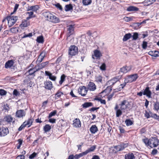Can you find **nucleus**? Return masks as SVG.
<instances>
[{
	"mask_svg": "<svg viewBox=\"0 0 159 159\" xmlns=\"http://www.w3.org/2000/svg\"><path fill=\"white\" fill-rule=\"evenodd\" d=\"M78 91L79 94L83 96L86 95L87 92L86 87L83 86L80 87Z\"/></svg>",
	"mask_w": 159,
	"mask_h": 159,
	"instance_id": "obj_6",
	"label": "nucleus"
},
{
	"mask_svg": "<svg viewBox=\"0 0 159 159\" xmlns=\"http://www.w3.org/2000/svg\"><path fill=\"white\" fill-rule=\"evenodd\" d=\"M87 88L90 91H94L96 89V86L94 83L90 82L88 84Z\"/></svg>",
	"mask_w": 159,
	"mask_h": 159,
	"instance_id": "obj_11",
	"label": "nucleus"
},
{
	"mask_svg": "<svg viewBox=\"0 0 159 159\" xmlns=\"http://www.w3.org/2000/svg\"><path fill=\"white\" fill-rule=\"evenodd\" d=\"M55 6L57 8L59 9L60 10H62V7L61 5L59 3H58L55 4Z\"/></svg>",
	"mask_w": 159,
	"mask_h": 159,
	"instance_id": "obj_62",
	"label": "nucleus"
},
{
	"mask_svg": "<svg viewBox=\"0 0 159 159\" xmlns=\"http://www.w3.org/2000/svg\"><path fill=\"white\" fill-rule=\"evenodd\" d=\"M37 154L36 153L34 152L30 156L29 158L31 159H33L36 156Z\"/></svg>",
	"mask_w": 159,
	"mask_h": 159,
	"instance_id": "obj_61",
	"label": "nucleus"
},
{
	"mask_svg": "<svg viewBox=\"0 0 159 159\" xmlns=\"http://www.w3.org/2000/svg\"><path fill=\"white\" fill-rule=\"evenodd\" d=\"M92 2V0H83L82 3L83 5L87 6L90 4Z\"/></svg>",
	"mask_w": 159,
	"mask_h": 159,
	"instance_id": "obj_35",
	"label": "nucleus"
},
{
	"mask_svg": "<svg viewBox=\"0 0 159 159\" xmlns=\"http://www.w3.org/2000/svg\"><path fill=\"white\" fill-rule=\"evenodd\" d=\"M118 105H116L114 108L116 110V116L117 117H118L121 115L122 113V111H124L121 110L120 108L118 109Z\"/></svg>",
	"mask_w": 159,
	"mask_h": 159,
	"instance_id": "obj_16",
	"label": "nucleus"
},
{
	"mask_svg": "<svg viewBox=\"0 0 159 159\" xmlns=\"http://www.w3.org/2000/svg\"><path fill=\"white\" fill-rule=\"evenodd\" d=\"M96 145H93V146L91 147L90 148L88 149L87 150H86L84 152L86 155L90 152H93L96 149Z\"/></svg>",
	"mask_w": 159,
	"mask_h": 159,
	"instance_id": "obj_25",
	"label": "nucleus"
},
{
	"mask_svg": "<svg viewBox=\"0 0 159 159\" xmlns=\"http://www.w3.org/2000/svg\"><path fill=\"white\" fill-rule=\"evenodd\" d=\"M44 86L46 89H51L53 87L52 83L51 81H46L44 82Z\"/></svg>",
	"mask_w": 159,
	"mask_h": 159,
	"instance_id": "obj_19",
	"label": "nucleus"
},
{
	"mask_svg": "<svg viewBox=\"0 0 159 159\" xmlns=\"http://www.w3.org/2000/svg\"><path fill=\"white\" fill-rule=\"evenodd\" d=\"M151 116L156 119H159V116L157 115L156 114H155L151 115Z\"/></svg>",
	"mask_w": 159,
	"mask_h": 159,
	"instance_id": "obj_63",
	"label": "nucleus"
},
{
	"mask_svg": "<svg viewBox=\"0 0 159 159\" xmlns=\"http://www.w3.org/2000/svg\"><path fill=\"white\" fill-rule=\"evenodd\" d=\"M36 41L38 43H43V36H41L38 37L37 38Z\"/></svg>",
	"mask_w": 159,
	"mask_h": 159,
	"instance_id": "obj_37",
	"label": "nucleus"
},
{
	"mask_svg": "<svg viewBox=\"0 0 159 159\" xmlns=\"http://www.w3.org/2000/svg\"><path fill=\"white\" fill-rule=\"evenodd\" d=\"M25 115V112L23 110H19L16 113V116L18 118H21L24 116Z\"/></svg>",
	"mask_w": 159,
	"mask_h": 159,
	"instance_id": "obj_15",
	"label": "nucleus"
},
{
	"mask_svg": "<svg viewBox=\"0 0 159 159\" xmlns=\"http://www.w3.org/2000/svg\"><path fill=\"white\" fill-rule=\"evenodd\" d=\"M26 126L25 123H23L18 129L19 131H21Z\"/></svg>",
	"mask_w": 159,
	"mask_h": 159,
	"instance_id": "obj_56",
	"label": "nucleus"
},
{
	"mask_svg": "<svg viewBox=\"0 0 159 159\" xmlns=\"http://www.w3.org/2000/svg\"><path fill=\"white\" fill-rule=\"evenodd\" d=\"M32 122V120L31 119H29L25 121L24 123H25V124H26V126L28 125V127H29L31 125Z\"/></svg>",
	"mask_w": 159,
	"mask_h": 159,
	"instance_id": "obj_32",
	"label": "nucleus"
},
{
	"mask_svg": "<svg viewBox=\"0 0 159 159\" xmlns=\"http://www.w3.org/2000/svg\"><path fill=\"white\" fill-rule=\"evenodd\" d=\"M154 109L158 111L159 110V102H156L154 105Z\"/></svg>",
	"mask_w": 159,
	"mask_h": 159,
	"instance_id": "obj_45",
	"label": "nucleus"
},
{
	"mask_svg": "<svg viewBox=\"0 0 159 159\" xmlns=\"http://www.w3.org/2000/svg\"><path fill=\"white\" fill-rule=\"evenodd\" d=\"M14 63V62L13 60H9L6 63L5 67L6 68H11L13 66Z\"/></svg>",
	"mask_w": 159,
	"mask_h": 159,
	"instance_id": "obj_17",
	"label": "nucleus"
},
{
	"mask_svg": "<svg viewBox=\"0 0 159 159\" xmlns=\"http://www.w3.org/2000/svg\"><path fill=\"white\" fill-rule=\"evenodd\" d=\"M134 18V17H125L123 18V20L124 21L126 22H129L131 21Z\"/></svg>",
	"mask_w": 159,
	"mask_h": 159,
	"instance_id": "obj_39",
	"label": "nucleus"
},
{
	"mask_svg": "<svg viewBox=\"0 0 159 159\" xmlns=\"http://www.w3.org/2000/svg\"><path fill=\"white\" fill-rule=\"evenodd\" d=\"M86 155L85 152H84L78 154H76L74 156V158L75 159H78Z\"/></svg>",
	"mask_w": 159,
	"mask_h": 159,
	"instance_id": "obj_30",
	"label": "nucleus"
},
{
	"mask_svg": "<svg viewBox=\"0 0 159 159\" xmlns=\"http://www.w3.org/2000/svg\"><path fill=\"white\" fill-rule=\"evenodd\" d=\"M134 155L132 153H129L125 155V159H134Z\"/></svg>",
	"mask_w": 159,
	"mask_h": 159,
	"instance_id": "obj_28",
	"label": "nucleus"
},
{
	"mask_svg": "<svg viewBox=\"0 0 159 159\" xmlns=\"http://www.w3.org/2000/svg\"><path fill=\"white\" fill-rule=\"evenodd\" d=\"M49 62L48 61H47L45 62H43L41 64H39L38 65V69H41L46 66L48 65V64Z\"/></svg>",
	"mask_w": 159,
	"mask_h": 159,
	"instance_id": "obj_23",
	"label": "nucleus"
},
{
	"mask_svg": "<svg viewBox=\"0 0 159 159\" xmlns=\"http://www.w3.org/2000/svg\"><path fill=\"white\" fill-rule=\"evenodd\" d=\"M139 34L137 32L133 33V35L132 36L133 40H136L138 38Z\"/></svg>",
	"mask_w": 159,
	"mask_h": 159,
	"instance_id": "obj_44",
	"label": "nucleus"
},
{
	"mask_svg": "<svg viewBox=\"0 0 159 159\" xmlns=\"http://www.w3.org/2000/svg\"><path fill=\"white\" fill-rule=\"evenodd\" d=\"M7 93V92L3 89H0V95H5Z\"/></svg>",
	"mask_w": 159,
	"mask_h": 159,
	"instance_id": "obj_55",
	"label": "nucleus"
},
{
	"mask_svg": "<svg viewBox=\"0 0 159 159\" xmlns=\"http://www.w3.org/2000/svg\"><path fill=\"white\" fill-rule=\"evenodd\" d=\"M57 111L56 110H54V111L51 112L50 113L49 115L48 118H50L52 116H55L57 113Z\"/></svg>",
	"mask_w": 159,
	"mask_h": 159,
	"instance_id": "obj_46",
	"label": "nucleus"
},
{
	"mask_svg": "<svg viewBox=\"0 0 159 159\" xmlns=\"http://www.w3.org/2000/svg\"><path fill=\"white\" fill-rule=\"evenodd\" d=\"M156 0H145L143 2V3L144 4V5L148 6L153 3Z\"/></svg>",
	"mask_w": 159,
	"mask_h": 159,
	"instance_id": "obj_22",
	"label": "nucleus"
},
{
	"mask_svg": "<svg viewBox=\"0 0 159 159\" xmlns=\"http://www.w3.org/2000/svg\"><path fill=\"white\" fill-rule=\"evenodd\" d=\"M35 69L34 68L30 69L29 71L28 72L30 75H32L36 72Z\"/></svg>",
	"mask_w": 159,
	"mask_h": 159,
	"instance_id": "obj_48",
	"label": "nucleus"
},
{
	"mask_svg": "<svg viewBox=\"0 0 159 159\" xmlns=\"http://www.w3.org/2000/svg\"><path fill=\"white\" fill-rule=\"evenodd\" d=\"M126 10L129 11H138L139 10V9L136 7L131 6L128 7Z\"/></svg>",
	"mask_w": 159,
	"mask_h": 159,
	"instance_id": "obj_24",
	"label": "nucleus"
},
{
	"mask_svg": "<svg viewBox=\"0 0 159 159\" xmlns=\"http://www.w3.org/2000/svg\"><path fill=\"white\" fill-rule=\"evenodd\" d=\"M24 34L22 37V38H25L27 37H30L32 36V34L31 33H29L27 34H25L24 33Z\"/></svg>",
	"mask_w": 159,
	"mask_h": 159,
	"instance_id": "obj_50",
	"label": "nucleus"
},
{
	"mask_svg": "<svg viewBox=\"0 0 159 159\" xmlns=\"http://www.w3.org/2000/svg\"><path fill=\"white\" fill-rule=\"evenodd\" d=\"M143 94L144 95L146 96L148 98H151L152 92L149 90L148 87H147L144 90L143 92Z\"/></svg>",
	"mask_w": 159,
	"mask_h": 159,
	"instance_id": "obj_9",
	"label": "nucleus"
},
{
	"mask_svg": "<svg viewBox=\"0 0 159 159\" xmlns=\"http://www.w3.org/2000/svg\"><path fill=\"white\" fill-rule=\"evenodd\" d=\"M120 109L121 110H125L130 107V104L129 102L126 100L121 101L119 104Z\"/></svg>",
	"mask_w": 159,
	"mask_h": 159,
	"instance_id": "obj_4",
	"label": "nucleus"
},
{
	"mask_svg": "<svg viewBox=\"0 0 159 159\" xmlns=\"http://www.w3.org/2000/svg\"><path fill=\"white\" fill-rule=\"evenodd\" d=\"M142 48L143 49H145L147 46V42L146 41H143L142 45Z\"/></svg>",
	"mask_w": 159,
	"mask_h": 159,
	"instance_id": "obj_52",
	"label": "nucleus"
},
{
	"mask_svg": "<svg viewBox=\"0 0 159 159\" xmlns=\"http://www.w3.org/2000/svg\"><path fill=\"white\" fill-rule=\"evenodd\" d=\"M73 125L74 127L75 128H79L81 126V123L80 120L78 118H76L73 121Z\"/></svg>",
	"mask_w": 159,
	"mask_h": 159,
	"instance_id": "obj_13",
	"label": "nucleus"
},
{
	"mask_svg": "<svg viewBox=\"0 0 159 159\" xmlns=\"http://www.w3.org/2000/svg\"><path fill=\"white\" fill-rule=\"evenodd\" d=\"M63 94V93L62 92L58 91L55 94V98L57 99L58 98L60 97L61 95H62Z\"/></svg>",
	"mask_w": 159,
	"mask_h": 159,
	"instance_id": "obj_47",
	"label": "nucleus"
},
{
	"mask_svg": "<svg viewBox=\"0 0 159 159\" xmlns=\"http://www.w3.org/2000/svg\"><path fill=\"white\" fill-rule=\"evenodd\" d=\"M153 57H159V52L156 51H154Z\"/></svg>",
	"mask_w": 159,
	"mask_h": 159,
	"instance_id": "obj_58",
	"label": "nucleus"
},
{
	"mask_svg": "<svg viewBox=\"0 0 159 159\" xmlns=\"http://www.w3.org/2000/svg\"><path fill=\"white\" fill-rule=\"evenodd\" d=\"M106 66L105 64L104 63H103L100 66V68L101 70H106Z\"/></svg>",
	"mask_w": 159,
	"mask_h": 159,
	"instance_id": "obj_53",
	"label": "nucleus"
},
{
	"mask_svg": "<svg viewBox=\"0 0 159 159\" xmlns=\"http://www.w3.org/2000/svg\"><path fill=\"white\" fill-rule=\"evenodd\" d=\"M98 130V128L96 125H92L90 128V131L93 134H95Z\"/></svg>",
	"mask_w": 159,
	"mask_h": 159,
	"instance_id": "obj_26",
	"label": "nucleus"
},
{
	"mask_svg": "<svg viewBox=\"0 0 159 159\" xmlns=\"http://www.w3.org/2000/svg\"><path fill=\"white\" fill-rule=\"evenodd\" d=\"M29 25V22L27 21L26 20H25L22 21L21 24L20 25V26L21 28L25 27H27Z\"/></svg>",
	"mask_w": 159,
	"mask_h": 159,
	"instance_id": "obj_29",
	"label": "nucleus"
},
{
	"mask_svg": "<svg viewBox=\"0 0 159 159\" xmlns=\"http://www.w3.org/2000/svg\"><path fill=\"white\" fill-rule=\"evenodd\" d=\"M45 75L49 76V79L52 81H55L56 79V77L53 75L49 71H45Z\"/></svg>",
	"mask_w": 159,
	"mask_h": 159,
	"instance_id": "obj_18",
	"label": "nucleus"
},
{
	"mask_svg": "<svg viewBox=\"0 0 159 159\" xmlns=\"http://www.w3.org/2000/svg\"><path fill=\"white\" fill-rule=\"evenodd\" d=\"M43 14L46 19L49 21L55 23L60 22V20L58 18L48 11L44 12Z\"/></svg>",
	"mask_w": 159,
	"mask_h": 159,
	"instance_id": "obj_2",
	"label": "nucleus"
},
{
	"mask_svg": "<svg viewBox=\"0 0 159 159\" xmlns=\"http://www.w3.org/2000/svg\"><path fill=\"white\" fill-rule=\"evenodd\" d=\"M3 120L8 123H14L15 121V119L13 118L10 115H8L5 116Z\"/></svg>",
	"mask_w": 159,
	"mask_h": 159,
	"instance_id": "obj_8",
	"label": "nucleus"
},
{
	"mask_svg": "<svg viewBox=\"0 0 159 159\" xmlns=\"http://www.w3.org/2000/svg\"><path fill=\"white\" fill-rule=\"evenodd\" d=\"M43 60L41 59L40 57H38V58L36 61V63L37 65H39L40 62H41Z\"/></svg>",
	"mask_w": 159,
	"mask_h": 159,
	"instance_id": "obj_59",
	"label": "nucleus"
},
{
	"mask_svg": "<svg viewBox=\"0 0 159 159\" xmlns=\"http://www.w3.org/2000/svg\"><path fill=\"white\" fill-rule=\"evenodd\" d=\"M8 21V25L9 27L12 26L18 19V17L14 16H9L7 18Z\"/></svg>",
	"mask_w": 159,
	"mask_h": 159,
	"instance_id": "obj_3",
	"label": "nucleus"
},
{
	"mask_svg": "<svg viewBox=\"0 0 159 159\" xmlns=\"http://www.w3.org/2000/svg\"><path fill=\"white\" fill-rule=\"evenodd\" d=\"M137 74H135L129 76L127 79V82L131 83L133 81H135L138 78Z\"/></svg>",
	"mask_w": 159,
	"mask_h": 159,
	"instance_id": "obj_10",
	"label": "nucleus"
},
{
	"mask_svg": "<svg viewBox=\"0 0 159 159\" xmlns=\"http://www.w3.org/2000/svg\"><path fill=\"white\" fill-rule=\"evenodd\" d=\"M66 76L65 75L63 74L61 77V80L59 81V83L60 84H61L63 82L65 81L66 78Z\"/></svg>",
	"mask_w": 159,
	"mask_h": 159,
	"instance_id": "obj_43",
	"label": "nucleus"
},
{
	"mask_svg": "<svg viewBox=\"0 0 159 159\" xmlns=\"http://www.w3.org/2000/svg\"><path fill=\"white\" fill-rule=\"evenodd\" d=\"M39 6L37 5L30 6L28 8V11H32L33 12H36L39 9Z\"/></svg>",
	"mask_w": 159,
	"mask_h": 159,
	"instance_id": "obj_20",
	"label": "nucleus"
},
{
	"mask_svg": "<svg viewBox=\"0 0 159 159\" xmlns=\"http://www.w3.org/2000/svg\"><path fill=\"white\" fill-rule=\"evenodd\" d=\"M17 158L18 159H24L25 156L23 155H20L18 156Z\"/></svg>",
	"mask_w": 159,
	"mask_h": 159,
	"instance_id": "obj_64",
	"label": "nucleus"
},
{
	"mask_svg": "<svg viewBox=\"0 0 159 159\" xmlns=\"http://www.w3.org/2000/svg\"><path fill=\"white\" fill-rule=\"evenodd\" d=\"M95 100H97L99 102H100L102 104H106V102L105 100L102 99L101 98H95Z\"/></svg>",
	"mask_w": 159,
	"mask_h": 159,
	"instance_id": "obj_49",
	"label": "nucleus"
},
{
	"mask_svg": "<svg viewBox=\"0 0 159 159\" xmlns=\"http://www.w3.org/2000/svg\"><path fill=\"white\" fill-rule=\"evenodd\" d=\"M150 114H151V113H150V114L148 112L146 111L144 113L145 116L147 118H148L151 116Z\"/></svg>",
	"mask_w": 159,
	"mask_h": 159,
	"instance_id": "obj_54",
	"label": "nucleus"
},
{
	"mask_svg": "<svg viewBox=\"0 0 159 159\" xmlns=\"http://www.w3.org/2000/svg\"><path fill=\"white\" fill-rule=\"evenodd\" d=\"M125 123L127 126H129L132 125L133 122L130 119H127L125 121Z\"/></svg>",
	"mask_w": 159,
	"mask_h": 159,
	"instance_id": "obj_38",
	"label": "nucleus"
},
{
	"mask_svg": "<svg viewBox=\"0 0 159 159\" xmlns=\"http://www.w3.org/2000/svg\"><path fill=\"white\" fill-rule=\"evenodd\" d=\"M132 68L131 66H125L123 67L120 69V71L123 73H126L130 71Z\"/></svg>",
	"mask_w": 159,
	"mask_h": 159,
	"instance_id": "obj_14",
	"label": "nucleus"
},
{
	"mask_svg": "<svg viewBox=\"0 0 159 159\" xmlns=\"http://www.w3.org/2000/svg\"><path fill=\"white\" fill-rule=\"evenodd\" d=\"M73 7L71 4L66 5L65 6V10L66 11H68L72 10Z\"/></svg>",
	"mask_w": 159,
	"mask_h": 159,
	"instance_id": "obj_31",
	"label": "nucleus"
},
{
	"mask_svg": "<svg viewBox=\"0 0 159 159\" xmlns=\"http://www.w3.org/2000/svg\"><path fill=\"white\" fill-rule=\"evenodd\" d=\"M143 140L146 145L151 148L157 147L159 143V140L155 137L151 138L149 139H144Z\"/></svg>",
	"mask_w": 159,
	"mask_h": 159,
	"instance_id": "obj_1",
	"label": "nucleus"
},
{
	"mask_svg": "<svg viewBox=\"0 0 159 159\" xmlns=\"http://www.w3.org/2000/svg\"><path fill=\"white\" fill-rule=\"evenodd\" d=\"M78 52V48L75 46H71L69 49V54L71 56H73L76 54Z\"/></svg>",
	"mask_w": 159,
	"mask_h": 159,
	"instance_id": "obj_5",
	"label": "nucleus"
},
{
	"mask_svg": "<svg viewBox=\"0 0 159 159\" xmlns=\"http://www.w3.org/2000/svg\"><path fill=\"white\" fill-rule=\"evenodd\" d=\"M102 77L101 76L98 75L95 77V81L97 82L102 83Z\"/></svg>",
	"mask_w": 159,
	"mask_h": 159,
	"instance_id": "obj_33",
	"label": "nucleus"
},
{
	"mask_svg": "<svg viewBox=\"0 0 159 159\" xmlns=\"http://www.w3.org/2000/svg\"><path fill=\"white\" fill-rule=\"evenodd\" d=\"M94 56L97 59L100 58V57L102 55L101 52L98 50H94Z\"/></svg>",
	"mask_w": 159,
	"mask_h": 159,
	"instance_id": "obj_21",
	"label": "nucleus"
},
{
	"mask_svg": "<svg viewBox=\"0 0 159 159\" xmlns=\"http://www.w3.org/2000/svg\"><path fill=\"white\" fill-rule=\"evenodd\" d=\"M74 25H70L67 26V38L74 33Z\"/></svg>",
	"mask_w": 159,
	"mask_h": 159,
	"instance_id": "obj_7",
	"label": "nucleus"
},
{
	"mask_svg": "<svg viewBox=\"0 0 159 159\" xmlns=\"http://www.w3.org/2000/svg\"><path fill=\"white\" fill-rule=\"evenodd\" d=\"M13 94L16 96L20 95L19 92L16 89H14L13 92Z\"/></svg>",
	"mask_w": 159,
	"mask_h": 159,
	"instance_id": "obj_57",
	"label": "nucleus"
},
{
	"mask_svg": "<svg viewBox=\"0 0 159 159\" xmlns=\"http://www.w3.org/2000/svg\"><path fill=\"white\" fill-rule=\"evenodd\" d=\"M19 31V28L18 27L12 28L10 30V31L11 33H16Z\"/></svg>",
	"mask_w": 159,
	"mask_h": 159,
	"instance_id": "obj_40",
	"label": "nucleus"
},
{
	"mask_svg": "<svg viewBox=\"0 0 159 159\" xmlns=\"http://www.w3.org/2000/svg\"><path fill=\"white\" fill-rule=\"evenodd\" d=\"M120 76H116L114 77L111 80V81L110 82H113L114 84L116 82L118 81L119 79H120Z\"/></svg>",
	"mask_w": 159,
	"mask_h": 159,
	"instance_id": "obj_41",
	"label": "nucleus"
},
{
	"mask_svg": "<svg viewBox=\"0 0 159 159\" xmlns=\"http://www.w3.org/2000/svg\"><path fill=\"white\" fill-rule=\"evenodd\" d=\"M0 136H5L9 133V130L7 128L2 127L0 129Z\"/></svg>",
	"mask_w": 159,
	"mask_h": 159,
	"instance_id": "obj_12",
	"label": "nucleus"
},
{
	"mask_svg": "<svg viewBox=\"0 0 159 159\" xmlns=\"http://www.w3.org/2000/svg\"><path fill=\"white\" fill-rule=\"evenodd\" d=\"M131 34L130 33H128L126 34L123 37V40L124 41H125L127 40L128 39H129L130 38L132 37Z\"/></svg>",
	"mask_w": 159,
	"mask_h": 159,
	"instance_id": "obj_27",
	"label": "nucleus"
},
{
	"mask_svg": "<svg viewBox=\"0 0 159 159\" xmlns=\"http://www.w3.org/2000/svg\"><path fill=\"white\" fill-rule=\"evenodd\" d=\"M46 56V52L45 51L42 52L39 56V57H40L42 60H43L44 58Z\"/></svg>",
	"mask_w": 159,
	"mask_h": 159,
	"instance_id": "obj_42",
	"label": "nucleus"
},
{
	"mask_svg": "<svg viewBox=\"0 0 159 159\" xmlns=\"http://www.w3.org/2000/svg\"><path fill=\"white\" fill-rule=\"evenodd\" d=\"M120 145L121 147L122 150L128 146L127 143H122Z\"/></svg>",
	"mask_w": 159,
	"mask_h": 159,
	"instance_id": "obj_60",
	"label": "nucleus"
},
{
	"mask_svg": "<svg viewBox=\"0 0 159 159\" xmlns=\"http://www.w3.org/2000/svg\"><path fill=\"white\" fill-rule=\"evenodd\" d=\"M114 148L118 151H121L122 150L120 145L116 146Z\"/></svg>",
	"mask_w": 159,
	"mask_h": 159,
	"instance_id": "obj_51",
	"label": "nucleus"
},
{
	"mask_svg": "<svg viewBox=\"0 0 159 159\" xmlns=\"http://www.w3.org/2000/svg\"><path fill=\"white\" fill-rule=\"evenodd\" d=\"M51 129V126L49 125H46L44 127V129L45 132L49 131Z\"/></svg>",
	"mask_w": 159,
	"mask_h": 159,
	"instance_id": "obj_36",
	"label": "nucleus"
},
{
	"mask_svg": "<svg viewBox=\"0 0 159 159\" xmlns=\"http://www.w3.org/2000/svg\"><path fill=\"white\" fill-rule=\"evenodd\" d=\"M93 106L92 103L90 102H86L82 105L83 108H86L88 107H91Z\"/></svg>",
	"mask_w": 159,
	"mask_h": 159,
	"instance_id": "obj_34",
	"label": "nucleus"
}]
</instances>
